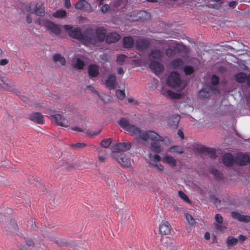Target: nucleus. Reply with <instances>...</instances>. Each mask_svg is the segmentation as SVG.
<instances>
[{
    "label": "nucleus",
    "instance_id": "f257e3e1",
    "mask_svg": "<svg viewBox=\"0 0 250 250\" xmlns=\"http://www.w3.org/2000/svg\"><path fill=\"white\" fill-rule=\"evenodd\" d=\"M126 131L134 136L135 139L139 142L143 143L150 142V149L157 153L162 151V144L166 146L170 144L168 138H164L154 131L141 130L134 125H130Z\"/></svg>",
    "mask_w": 250,
    "mask_h": 250
},
{
    "label": "nucleus",
    "instance_id": "f03ea898",
    "mask_svg": "<svg viewBox=\"0 0 250 250\" xmlns=\"http://www.w3.org/2000/svg\"><path fill=\"white\" fill-rule=\"evenodd\" d=\"M63 28L66 30H70L69 32L70 36L81 41L86 45H88L89 43H94L95 42L94 40H92L89 36H87V31L85 34L83 35L82 34L81 31L79 28L72 29V27L70 25H65L63 26Z\"/></svg>",
    "mask_w": 250,
    "mask_h": 250
},
{
    "label": "nucleus",
    "instance_id": "7ed1b4c3",
    "mask_svg": "<svg viewBox=\"0 0 250 250\" xmlns=\"http://www.w3.org/2000/svg\"><path fill=\"white\" fill-rule=\"evenodd\" d=\"M166 83L167 85L178 91L183 89L186 85V82L182 81L179 74L175 72L169 74L167 77Z\"/></svg>",
    "mask_w": 250,
    "mask_h": 250
},
{
    "label": "nucleus",
    "instance_id": "20e7f679",
    "mask_svg": "<svg viewBox=\"0 0 250 250\" xmlns=\"http://www.w3.org/2000/svg\"><path fill=\"white\" fill-rule=\"evenodd\" d=\"M161 157L157 154H150L148 156L147 161L151 167L159 172L164 171V167L160 163Z\"/></svg>",
    "mask_w": 250,
    "mask_h": 250
},
{
    "label": "nucleus",
    "instance_id": "39448f33",
    "mask_svg": "<svg viewBox=\"0 0 250 250\" xmlns=\"http://www.w3.org/2000/svg\"><path fill=\"white\" fill-rule=\"evenodd\" d=\"M36 22L45 27L47 30H50L55 34L58 35L60 33L61 27L51 21L46 20H38L36 21Z\"/></svg>",
    "mask_w": 250,
    "mask_h": 250
},
{
    "label": "nucleus",
    "instance_id": "423d86ee",
    "mask_svg": "<svg viewBox=\"0 0 250 250\" xmlns=\"http://www.w3.org/2000/svg\"><path fill=\"white\" fill-rule=\"evenodd\" d=\"M106 34V32L105 29L103 27L99 28L96 30V37H95L92 34V31L90 29H88L87 30V36H89L92 40H94L95 42L93 43H89V45L90 44H94L96 42H102L104 40L105 38V35Z\"/></svg>",
    "mask_w": 250,
    "mask_h": 250
},
{
    "label": "nucleus",
    "instance_id": "0eeeda50",
    "mask_svg": "<svg viewBox=\"0 0 250 250\" xmlns=\"http://www.w3.org/2000/svg\"><path fill=\"white\" fill-rule=\"evenodd\" d=\"M114 157L118 162L124 167H130L131 166V160L130 154L117 153Z\"/></svg>",
    "mask_w": 250,
    "mask_h": 250
},
{
    "label": "nucleus",
    "instance_id": "6e6552de",
    "mask_svg": "<svg viewBox=\"0 0 250 250\" xmlns=\"http://www.w3.org/2000/svg\"><path fill=\"white\" fill-rule=\"evenodd\" d=\"M27 10L29 13H35L38 16H42L44 15V9L42 5H40L38 6L37 4L35 2L30 4L27 8Z\"/></svg>",
    "mask_w": 250,
    "mask_h": 250
},
{
    "label": "nucleus",
    "instance_id": "1a4fd4ad",
    "mask_svg": "<svg viewBox=\"0 0 250 250\" xmlns=\"http://www.w3.org/2000/svg\"><path fill=\"white\" fill-rule=\"evenodd\" d=\"M51 120L59 125L67 127L70 125V122L64 118L61 114H56L51 116Z\"/></svg>",
    "mask_w": 250,
    "mask_h": 250
},
{
    "label": "nucleus",
    "instance_id": "9d476101",
    "mask_svg": "<svg viewBox=\"0 0 250 250\" xmlns=\"http://www.w3.org/2000/svg\"><path fill=\"white\" fill-rule=\"evenodd\" d=\"M223 218L219 214H216L215 216L214 224L216 229L221 232H223L226 229V225L223 223Z\"/></svg>",
    "mask_w": 250,
    "mask_h": 250
},
{
    "label": "nucleus",
    "instance_id": "9b49d317",
    "mask_svg": "<svg viewBox=\"0 0 250 250\" xmlns=\"http://www.w3.org/2000/svg\"><path fill=\"white\" fill-rule=\"evenodd\" d=\"M162 161L164 163L168 165L171 167H175L177 165V160L172 156L165 154L162 158Z\"/></svg>",
    "mask_w": 250,
    "mask_h": 250
},
{
    "label": "nucleus",
    "instance_id": "f8f14e48",
    "mask_svg": "<svg viewBox=\"0 0 250 250\" xmlns=\"http://www.w3.org/2000/svg\"><path fill=\"white\" fill-rule=\"evenodd\" d=\"M171 231V226L167 221L162 222L159 226V232L162 235H168Z\"/></svg>",
    "mask_w": 250,
    "mask_h": 250
},
{
    "label": "nucleus",
    "instance_id": "ddd939ff",
    "mask_svg": "<svg viewBox=\"0 0 250 250\" xmlns=\"http://www.w3.org/2000/svg\"><path fill=\"white\" fill-rule=\"evenodd\" d=\"M149 68L156 75L160 74L164 69L163 65L160 63L156 62H152L149 64Z\"/></svg>",
    "mask_w": 250,
    "mask_h": 250
},
{
    "label": "nucleus",
    "instance_id": "4468645a",
    "mask_svg": "<svg viewBox=\"0 0 250 250\" xmlns=\"http://www.w3.org/2000/svg\"><path fill=\"white\" fill-rule=\"evenodd\" d=\"M131 147L130 143L123 142L115 145L113 147V151H126Z\"/></svg>",
    "mask_w": 250,
    "mask_h": 250
},
{
    "label": "nucleus",
    "instance_id": "2eb2a0df",
    "mask_svg": "<svg viewBox=\"0 0 250 250\" xmlns=\"http://www.w3.org/2000/svg\"><path fill=\"white\" fill-rule=\"evenodd\" d=\"M75 7L78 9H83L86 11H90L91 7L90 5L84 0H79L75 5Z\"/></svg>",
    "mask_w": 250,
    "mask_h": 250
},
{
    "label": "nucleus",
    "instance_id": "dca6fc26",
    "mask_svg": "<svg viewBox=\"0 0 250 250\" xmlns=\"http://www.w3.org/2000/svg\"><path fill=\"white\" fill-rule=\"evenodd\" d=\"M72 129L74 131H77L79 132H84L89 136H95L98 135L100 132L101 130L99 129L98 130H92L89 129H86L85 128H81L79 126H75L72 128Z\"/></svg>",
    "mask_w": 250,
    "mask_h": 250
},
{
    "label": "nucleus",
    "instance_id": "f3484780",
    "mask_svg": "<svg viewBox=\"0 0 250 250\" xmlns=\"http://www.w3.org/2000/svg\"><path fill=\"white\" fill-rule=\"evenodd\" d=\"M87 70L90 78L96 77L99 75V67L96 64L89 65Z\"/></svg>",
    "mask_w": 250,
    "mask_h": 250
},
{
    "label": "nucleus",
    "instance_id": "a211bd4d",
    "mask_svg": "<svg viewBox=\"0 0 250 250\" xmlns=\"http://www.w3.org/2000/svg\"><path fill=\"white\" fill-rule=\"evenodd\" d=\"M231 216L233 218L241 222H248L250 221V216L242 215L237 212H232L231 213Z\"/></svg>",
    "mask_w": 250,
    "mask_h": 250
},
{
    "label": "nucleus",
    "instance_id": "6ab92c4d",
    "mask_svg": "<svg viewBox=\"0 0 250 250\" xmlns=\"http://www.w3.org/2000/svg\"><path fill=\"white\" fill-rule=\"evenodd\" d=\"M249 161V156L246 154H240L236 158V162L240 165H246Z\"/></svg>",
    "mask_w": 250,
    "mask_h": 250
},
{
    "label": "nucleus",
    "instance_id": "aec40b11",
    "mask_svg": "<svg viewBox=\"0 0 250 250\" xmlns=\"http://www.w3.org/2000/svg\"><path fill=\"white\" fill-rule=\"evenodd\" d=\"M212 92L215 93V90L210 88H205L200 90L199 94V97L202 99H206L209 97L210 93Z\"/></svg>",
    "mask_w": 250,
    "mask_h": 250
},
{
    "label": "nucleus",
    "instance_id": "412c9836",
    "mask_svg": "<svg viewBox=\"0 0 250 250\" xmlns=\"http://www.w3.org/2000/svg\"><path fill=\"white\" fill-rule=\"evenodd\" d=\"M30 119L38 124L43 123V117L40 113H34L30 116Z\"/></svg>",
    "mask_w": 250,
    "mask_h": 250
},
{
    "label": "nucleus",
    "instance_id": "4be33fe9",
    "mask_svg": "<svg viewBox=\"0 0 250 250\" xmlns=\"http://www.w3.org/2000/svg\"><path fill=\"white\" fill-rule=\"evenodd\" d=\"M115 82V77L114 75L110 74L108 76L104 82V84L106 86L110 88H113Z\"/></svg>",
    "mask_w": 250,
    "mask_h": 250
},
{
    "label": "nucleus",
    "instance_id": "5701e85b",
    "mask_svg": "<svg viewBox=\"0 0 250 250\" xmlns=\"http://www.w3.org/2000/svg\"><path fill=\"white\" fill-rule=\"evenodd\" d=\"M162 94L164 96L170 99H178L180 97V94L168 89H164Z\"/></svg>",
    "mask_w": 250,
    "mask_h": 250
},
{
    "label": "nucleus",
    "instance_id": "b1692460",
    "mask_svg": "<svg viewBox=\"0 0 250 250\" xmlns=\"http://www.w3.org/2000/svg\"><path fill=\"white\" fill-rule=\"evenodd\" d=\"M222 161L224 165L229 166L233 163V158L231 154L227 153L223 157Z\"/></svg>",
    "mask_w": 250,
    "mask_h": 250
},
{
    "label": "nucleus",
    "instance_id": "393cba45",
    "mask_svg": "<svg viewBox=\"0 0 250 250\" xmlns=\"http://www.w3.org/2000/svg\"><path fill=\"white\" fill-rule=\"evenodd\" d=\"M120 37L117 33H111L107 35L106 41L108 43L115 42L119 40Z\"/></svg>",
    "mask_w": 250,
    "mask_h": 250
},
{
    "label": "nucleus",
    "instance_id": "a878e982",
    "mask_svg": "<svg viewBox=\"0 0 250 250\" xmlns=\"http://www.w3.org/2000/svg\"><path fill=\"white\" fill-rule=\"evenodd\" d=\"M0 85L4 89H9L10 87L9 80L5 76L0 75Z\"/></svg>",
    "mask_w": 250,
    "mask_h": 250
},
{
    "label": "nucleus",
    "instance_id": "bb28decb",
    "mask_svg": "<svg viewBox=\"0 0 250 250\" xmlns=\"http://www.w3.org/2000/svg\"><path fill=\"white\" fill-rule=\"evenodd\" d=\"M171 47L166 50V53L168 57H171L175 54L176 48H178L179 45L175 42H171Z\"/></svg>",
    "mask_w": 250,
    "mask_h": 250
},
{
    "label": "nucleus",
    "instance_id": "cd10ccee",
    "mask_svg": "<svg viewBox=\"0 0 250 250\" xmlns=\"http://www.w3.org/2000/svg\"><path fill=\"white\" fill-rule=\"evenodd\" d=\"M247 74L244 72H239L235 75V80L239 83H245L247 80Z\"/></svg>",
    "mask_w": 250,
    "mask_h": 250
},
{
    "label": "nucleus",
    "instance_id": "c85d7f7f",
    "mask_svg": "<svg viewBox=\"0 0 250 250\" xmlns=\"http://www.w3.org/2000/svg\"><path fill=\"white\" fill-rule=\"evenodd\" d=\"M72 63L74 67L78 69H81L83 68L84 65L83 61L79 58L74 59Z\"/></svg>",
    "mask_w": 250,
    "mask_h": 250
},
{
    "label": "nucleus",
    "instance_id": "c756f323",
    "mask_svg": "<svg viewBox=\"0 0 250 250\" xmlns=\"http://www.w3.org/2000/svg\"><path fill=\"white\" fill-rule=\"evenodd\" d=\"M66 12L63 9H59L54 12L52 15L55 18H63L66 16Z\"/></svg>",
    "mask_w": 250,
    "mask_h": 250
},
{
    "label": "nucleus",
    "instance_id": "7c9ffc66",
    "mask_svg": "<svg viewBox=\"0 0 250 250\" xmlns=\"http://www.w3.org/2000/svg\"><path fill=\"white\" fill-rule=\"evenodd\" d=\"M137 48L140 49H144L148 45V42L145 40H139L136 41L135 44Z\"/></svg>",
    "mask_w": 250,
    "mask_h": 250
},
{
    "label": "nucleus",
    "instance_id": "2f4dec72",
    "mask_svg": "<svg viewBox=\"0 0 250 250\" xmlns=\"http://www.w3.org/2000/svg\"><path fill=\"white\" fill-rule=\"evenodd\" d=\"M238 242V239L232 236H229L226 240V244L228 247L235 245Z\"/></svg>",
    "mask_w": 250,
    "mask_h": 250
},
{
    "label": "nucleus",
    "instance_id": "473e14b6",
    "mask_svg": "<svg viewBox=\"0 0 250 250\" xmlns=\"http://www.w3.org/2000/svg\"><path fill=\"white\" fill-rule=\"evenodd\" d=\"M124 46L125 48H130L133 44V40L130 37H126L124 38Z\"/></svg>",
    "mask_w": 250,
    "mask_h": 250
},
{
    "label": "nucleus",
    "instance_id": "72a5a7b5",
    "mask_svg": "<svg viewBox=\"0 0 250 250\" xmlns=\"http://www.w3.org/2000/svg\"><path fill=\"white\" fill-rule=\"evenodd\" d=\"M53 59L55 62H59L62 65H64L65 63V59L59 54L54 55L53 56Z\"/></svg>",
    "mask_w": 250,
    "mask_h": 250
},
{
    "label": "nucleus",
    "instance_id": "f704fd0d",
    "mask_svg": "<svg viewBox=\"0 0 250 250\" xmlns=\"http://www.w3.org/2000/svg\"><path fill=\"white\" fill-rule=\"evenodd\" d=\"M183 63L181 60L177 59L171 62L170 66L172 68H178L183 65Z\"/></svg>",
    "mask_w": 250,
    "mask_h": 250
},
{
    "label": "nucleus",
    "instance_id": "c9c22d12",
    "mask_svg": "<svg viewBox=\"0 0 250 250\" xmlns=\"http://www.w3.org/2000/svg\"><path fill=\"white\" fill-rule=\"evenodd\" d=\"M119 124L125 130H126L127 128L130 125L129 124V121L128 120L125 119V118H122L121 119L119 122Z\"/></svg>",
    "mask_w": 250,
    "mask_h": 250
},
{
    "label": "nucleus",
    "instance_id": "e433bc0d",
    "mask_svg": "<svg viewBox=\"0 0 250 250\" xmlns=\"http://www.w3.org/2000/svg\"><path fill=\"white\" fill-rule=\"evenodd\" d=\"M168 151L171 153H178L179 154H181L184 152L183 149L181 147L176 146L170 147L168 149Z\"/></svg>",
    "mask_w": 250,
    "mask_h": 250
},
{
    "label": "nucleus",
    "instance_id": "4c0bfd02",
    "mask_svg": "<svg viewBox=\"0 0 250 250\" xmlns=\"http://www.w3.org/2000/svg\"><path fill=\"white\" fill-rule=\"evenodd\" d=\"M185 216L189 226H192L195 223L194 219L190 214L187 213L185 214Z\"/></svg>",
    "mask_w": 250,
    "mask_h": 250
},
{
    "label": "nucleus",
    "instance_id": "58836bf2",
    "mask_svg": "<svg viewBox=\"0 0 250 250\" xmlns=\"http://www.w3.org/2000/svg\"><path fill=\"white\" fill-rule=\"evenodd\" d=\"M161 57V52L159 50L153 51L149 56L150 59H157Z\"/></svg>",
    "mask_w": 250,
    "mask_h": 250
},
{
    "label": "nucleus",
    "instance_id": "ea45409f",
    "mask_svg": "<svg viewBox=\"0 0 250 250\" xmlns=\"http://www.w3.org/2000/svg\"><path fill=\"white\" fill-rule=\"evenodd\" d=\"M111 143V139H110V138L105 139H104L103 141H102V142H101V145L103 147L107 148L110 146Z\"/></svg>",
    "mask_w": 250,
    "mask_h": 250
},
{
    "label": "nucleus",
    "instance_id": "a19ab883",
    "mask_svg": "<svg viewBox=\"0 0 250 250\" xmlns=\"http://www.w3.org/2000/svg\"><path fill=\"white\" fill-rule=\"evenodd\" d=\"M126 59L127 57L126 56L124 55H120L117 57L116 61L119 64L122 65L125 62Z\"/></svg>",
    "mask_w": 250,
    "mask_h": 250
},
{
    "label": "nucleus",
    "instance_id": "79ce46f5",
    "mask_svg": "<svg viewBox=\"0 0 250 250\" xmlns=\"http://www.w3.org/2000/svg\"><path fill=\"white\" fill-rule=\"evenodd\" d=\"M178 195L179 197L184 201L188 203L189 202L188 197L183 191H179L178 192Z\"/></svg>",
    "mask_w": 250,
    "mask_h": 250
},
{
    "label": "nucleus",
    "instance_id": "37998d69",
    "mask_svg": "<svg viewBox=\"0 0 250 250\" xmlns=\"http://www.w3.org/2000/svg\"><path fill=\"white\" fill-rule=\"evenodd\" d=\"M116 94L117 98L119 99L122 100L125 97V92L121 90H117L116 92Z\"/></svg>",
    "mask_w": 250,
    "mask_h": 250
},
{
    "label": "nucleus",
    "instance_id": "c03bdc74",
    "mask_svg": "<svg viewBox=\"0 0 250 250\" xmlns=\"http://www.w3.org/2000/svg\"><path fill=\"white\" fill-rule=\"evenodd\" d=\"M184 71L186 75H190L193 72L194 70L191 66H186L184 68Z\"/></svg>",
    "mask_w": 250,
    "mask_h": 250
},
{
    "label": "nucleus",
    "instance_id": "a18cd8bd",
    "mask_svg": "<svg viewBox=\"0 0 250 250\" xmlns=\"http://www.w3.org/2000/svg\"><path fill=\"white\" fill-rule=\"evenodd\" d=\"M139 14L142 16V17H141L140 16H139V18H140L141 19H146L149 17V14L145 11H141L140 12Z\"/></svg>",
    "mask_w": 250,
    "mask_h": 250
},
{
    "label": "nucleus",
    "instance_id": "49530a36",
    "mask_svg": "<svg viewBox=\"0 0 250 250\" xmlns=\"http://www.w3.org/2000/svg\"><path fill=\"white\" fill-rule=\"evenodd\" d=\"M109 6L108 4H104L101 8V10L103 13L107 12L109 9Z\"/></svg>",
    "mask_w": 250,
    "mask_h": 250
},
{
    "label": "nucleus",
    "instance_id": "de8ad7c7",
    "mask_svg": "<svg viewBox=\"0 0 250 250\" xmlns=\"http://www.w3.org/2000/svg\"><path fill=\"white\" fill-rule=\"evenodd\" d=\"M219 81V79L218 78L215 76V75H213L211 77V83H212V84L213 85H215L216 84H217L218 83Z\"/></svg>",
    "mask_w": 250,
    "mask_h": 250
},
{
    "label": "nucleus",
    "instance_id": "09e8293b",
    "mask_svg": "<svg viewBox=\"0 0 250 250\" xmlns=\"http://www.w3.org/2000/svg\"><path fill=\"white\" fill-rule=\"evenodd\" d=\"M98 160L100 163H104L105 161L106 158L104 155L99 154Z\"/></svg>",
    "mask_w": 250,
    "mask_h": 250
},
{
    "label": "nucleus",
    "instance_id": "8fccbe9b",
    "mask_svg": "<svg viewBox=\"0 0 250 250\" xmlns=\"http://www.w3.org/2000/svg\"><path fill=\"white\" fill-rule=\"evenodd\" d=\"M72 146L77 148H83L85 146V144L83 143H76L73 144Z\"/></svg>",
    "mask_w": 250,
    "mask_h": 250
},
{
    "label": "nucleus",
    "instance_id": "3c124183",
    "mask_svg": "<svg viewBox=\"0 0 250 250\" xmlns=\"http://www.w3.org/2000/svg\"><path fill=\"white\" fill-rule=\"evenodd\" d=\"M8 62V61L6 59H3L0 60V65H4L6 64Z\"/></svg>",
    "mask_w": 250,
    "mask_h": 250
},
{
    "label": "nucleus",
    "instance_id": "603ef678",
    "mask_svg": "<svg viewBox=\"0 0 250 250\" xmlns=\"http://www.w3.org/2000/svg\"><path fill=\"white\" fill-rule=\"evenodd\" d=\"M127 100L129 103H131L133 104H137V102L134 99L128 98Z\"/></svg>",
    "mask_w": 250,
    "mask_h": 250
},
{
    "label": "nucleus",
    "instance_id": "864d4df0",
    "mask_svg": "<svg viewBox=\"0 0 250 250\" xmlns=\"http://www.w3.org/2000/svg\"><path fill=\"white\" fill-rule=\"evenodd\" d=\"M121 0H115L113 3V6L115 7L119 6L120 5Z\"/></svg>",
    "mask_w": 250,
    "mask_h": 250
},
{
    "label": "nucleus",
    "instance_id": "5fc2aeb1",
    "mask_svg": "<svg viewBox=\"0 0 250 250\" xmlns=\"http://www.w3.org/2000/svg\"><path fill=\"white\" fill-rule=\"evenodd\" d=\"M65 6L69 8L71 6L70 0H65Z\"/></svg>",
    "mask_w": 250,
    "mask_h": 250
},
{
    "label": "nucleus",
    "instance_id": "6e6d98bb",
    "mask_svg": "<svg viewBox=\"0 0 250 250\" xmlns=\"http://www.w3.org/2000/svg\"><path fill=\"white\" fill-rule=\"evenodd\" d=\"M174 125H176L178 123V122H179V117L178 116H175L174 117Z\"/></svg>",
    "mask_w": 250,
    "mask_h": 250
},
{
    "label": "nucleus",
    "instance_id": "4d7b16f0",
    "mask_svg": "<svg viewBox=\"0 0 250 250\" xmlns=\"http://www.w3.org/2000/svg\"><path fill=\"white\" fill-rule=\"evenodd\" d=\"M245 82H246L248 86H250V74H247V80Z\"/></svg>",
    "mask_w": 250,
    "mask_h": 250
},
{
    "label": "nucleus",
    "instance_id": "13d9d810",
    "mask_svg": "<svg viewBox=\"0 0 250 250\" xmlns=\"http://www.w3.org/2000/svg\"><path fill=\"white\" fill-rule=\"evenodd\" d=\"M117 73L119 75H122L124 73V70L122 68H118L117 69Z\"/></svg>",
    "mask_w": 250,
    "mask_h": 250
},
{
    "label": "nucleus",
    "instance_id": "bf43d9fd",
    "mask_svg": "<svg viewBox=\"0 0 250 250\" xmlns=\"http://www.w3.org/2000/svg\"><path fill=\"white\" fill-rule=\"evenodd\" d=\"M238 241L240 240L241 241H244L246 239V237L242 235H240L238 236Z\"/></svg>",
    "mask_w": 250,
    "mask_h": 250
},
{
    "label": "nucleus",
    "instance_id": "052dcab7",
    "mask_svg": "<svg viewBox=\"0 0 250 250\" xmlns=\"http://www.w3.org/2000/svg\"><path fill=\"white\" fill-rule=\"evenodd\" d=\"M178 135L180 137V138L181 139H183L184 138V134H183V132L181 130H179L178 132Z\"/></svg>",
    "mask_w": 250,
    "mask_h": 250
},
{
    "label": "nucleus",
    "instance_id": "680f3d73",
    "mask_svg": "<svg viewBox=\"0 0 250 250\" xmlns=\"http://www.w3.org/2000/svg\"><path fill=\"white\" fill-rule=\"evenodd\" d=\"M204 238L207 240H209L210 238V234L208 232H206L205 234Z\"/></svg>",
    "mask_w": 250,
    "mask_h": 250
},
{
    "label": "nucleus",
    "instance_id": "e2e57ef3",
    "mask_svg": "<svg viewBox=\"0 0 250 250\" xmlns=\"http://www.w3.org/2000/svg\"><path fill=\"white\" fill-rule=\"evenodd\" d=\"M26 21H27L28 23H30L32 21V18H31V16L30 15H28L27 16V18H26Z\"/></svg>",
    "mask_w": 250,
    "mask_h": 250
},
{
    "label": "nucleus",
    "instance_id": "0e129e2a",
    "mask_svg": "<svg viewBox=\"0 0 250 250\" xmlns=\"http://www.w3.org/2000/svg\"><path fill=\"white\" fill-rule=\"evenodd\" d=\"M235 5V1H231L229 3V6L230 7H233Z\"/></svg>",
    "mask_w": 250,
    "mask_h": 250
},
{
    "label": "nucleus",
    "instance_id": "69168bd1",
    "mask_svg": "<svg viewBox=\"0 0 250 250\" xmlns=\"http://www.w3.org/2000/svg\"><path fill=\"white\" fill-rule=\"evenodd\" d=\"M247 101L249 103H250V92L248 94L247 97Z\"/></svg>",
    "mask_w": 250,
    "mask_h": 250
},
{
    "label": "nucleus",
    "instance_id": "338daca9",
    "mask_svg": "<svg viewBox=\"0 0 250 250\" xmlns=\"http://www.w3.org/2000/svg\"><path fill=\"white\" fill-rule=\"evenodd\" d=\"M90 90H91L92 92H95L96 93V91L94 90V88L91 86H89L87 87Z\"/></svg>",
    "mask_w": 250,
    "mask_h": 250
},
{
    "label": "nucleus",
    "instance_id": "774afa93",
    "mask_svg": "<svg viewBox=\"0 0 250 250\" xmlns=\"http://www.w3.org/2000/svg\"><path fill=\"white\" fill-rule=\"evenodd\" d=\"M198 0H187L189 2H192L193 1L198 2Z\"/></svg>",
    "mask_w": 250,
    "mask_h": 250
}]
</instances>
